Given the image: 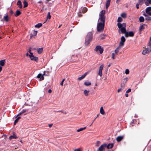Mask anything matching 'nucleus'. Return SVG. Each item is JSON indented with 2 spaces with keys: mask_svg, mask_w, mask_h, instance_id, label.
Returning a JSON list of instances; mask_svg holds the SVG:
<instances>
[{
  "mask_svg": "<svg viewBox=\"0 0 151 151\" xmlns=\"http://www.w3.org/2000/svg\"><path fill=\"white\" fill-rule=\"evenodd\" d=\"M119 47H118L115 50V52L116 55H117L118 52H119Z\"/></svg>",
  "mask_w": 151,
  "mask_h": 151,
  "instance_id": "36",
  "label": "nucleus"
},
{
  "mask_svg": "<svg viewBox=\"0 0 151 151\" xmlns=\"http://www.w3.org/2000/svg\"><path fill=\"white\" fill-rule=\"evenodd\" d=\"M29 55L28 54V52H27L26 54V55L27 56H29Z\"/></svg>",
  "mask_w": 151,
  "mask_h": 151,
  "instance_id": "64",
  "label": "nucleus"
},
{
  "mask_svg": "<svg viewBox=\"0 0 151 151\" xmlns=\"http://www.w3.org/2000/svg\"><path fill=\"white\" fill-rule=\"evenodd\" d=\"M93 38V33L91 32H88L85 38V44L86 46L88 45L91 41Z\"/></svg>",
  "mask_w": 151,
  "mask_h": 151,
  "instance_id": "3",
  "label": "nucleus"
},
{
  "mask_svg": "<svg viewBox=\"0 0 151 151\" xmlns=\"http://www.w3.org/2000/svg\"><path fill=\"white\" fill-rule=\"evenodd\" d=\"M17 4L19 6V7L20 8H22V5L21 1L19 0L17 2Z\"/></svg>",
  "mask_w": 151,
  "mask_h": 151,
  "instance_id": "15",
  "label": "nucleus"
},
{
  "mask_svg": "<svg viewBox=\"0 0 151 151\" xmlns=\"http://www.w3.org/2000/svg\"><path fill=\"white\" fill-rule=\"evenodd\" d=\"M100 113L103 115H104L105 114L104 111L103 109V107L102 106L100 108Z\"/></svg>",
  "mask_w": 151,
  "mask_h": 151,
  "instance_id": "24",
  "label": "nucleus"
},
{
  "mask_svg": "<svg viewBox=\"0 0 151 151\" xmlns=\"http://www.w3.org/2000/svg\"><path fill=\"white\" fill-rule=\"evenodd\" d=\"M5 60H0V65L1 66H4L5 65Z\"/></svg>",
  "mask_w": 151,
  "mask_h": 151,
  "instance_id": "27",
  "label": "nucleus"
},
{
  "mask_svg": "<svg viewBox=\"0 0 151 151\" xmlns=\"http://www.w3.org/2000/svg\"><path fill=\"white\" fill-rule=\"evenodd\" d=\"M51 17V16L50 15V12H48L47 13V19H50Z\"/></svg>",
  "mask_w": 151,
  "mask_h": 151,
  "instance_id": "41",
  "label": "nucleus"
},
{
  "mask_svg": "<svg viewBox=\"0 0 151 151\" xmlns=\"http://www.w3.org/2000/svg\"><path fill=\"white\" fill-rule=\"evenodd\" d=\"M117 25L119 28L118 31L119 34H120V32L122 34H125L126 37H133L134 35V33L133 31H130L129 32H127L126 29V23H123L122 24L117 23Z\"/></svg>",
  "mask_w": 151,
  "mask_h": 151,
  "instance_id": "2",
  "label": "nucleus"
},
{
  "mask_svg": "<svg viewBox=\"0 0 151 151\" xmlns=\"http://www.w3.org/2000/svg\"><path fill=\"white\" fill-rule=\"evenodd\" d=\"M145 19L147 21L150 20H151V17H150L148 16L147 17H145Z\"/></svg>",
  "mask_w": 151,
  "mask_h": 151,
  "instance_id": "42",
  "label": "nucleus"
},
{
  "mask_svg": "<svg viewBox=\"0 0 151 151\" xmlns=\"http://www.w3.org/2000/svg\"><path fill=\"white\" fill-rule=\"evenodd\" d=\"M139 4H137L136 5V8L137 9H138L139 8Z\"/></svg>",
  "mask_w": 151,
  "mask_h": 151,
  "instance_id": "54",
  "label": "nucleus"
},
{
  "mask_svg": "<svg viewBox=\"0 0 151 151\" xmlns=\"http://www.w3.org/2000/svg\"><path fill=\"white\" fill-rule=\"evenodd\" d=\"M122 19L121 17H118L117 20L118 23H120V22H122Z\"/></svg>",
  "mask_w": 151,
  "mask_h": 151,
  "instance_id": "34",
  "label": "nucleus"
},
{
  "mask_svg": "<svg viewBox=\"0 0 151 151\" xmlns=\"http://www.w3.org/2000/svg\"><path fill=\"white\" fill-rule=\"evenodd\" d=\"M148 46H149L150 48H151V37H150V41L148 44Z\"/></svg>",
  "mask_w": 151,
  "mask_h": 151,
  "instance_id": "43",
  "label": "nucleus"
},
{
  "mask_svg": "<svg viewBox=\"0 0 151 151\" xmlns=\"http://www.w3.org/2000/svg\"><path fill=\"white\" fill-rule=\"evenodd\" d=\"M121 16L123 18H125L126 17V14L125 13H122L121 14Z\"/></svg>",
  "mask_w": 151,
  "mask_h": 151,
  "instance_id": "38",
  "label": "nucleus"
},
{
  "mask_svg": "<svg viewBox=\"0 0 151 151\" xmlns=\"http://www.w3.org/2000/svg\"><path fill=\"white\" fill-rule=\"evenodd\" d=\"M111 0H107L106 3V8L108 9L110 5Z\"/></svg>",
  "mask_w": 151,
  "mask_h": 151,
  "instance_id": "20",
  "label": "nucleus"
},
{
  "mask_svg": "<svg viewBox=\"0 0 151 151\" xmlns=\"http://www.w3.org/2000/svg\"><path fill=\"white\" fill-rule=\"evenodd\" d=\"M124 88V85H122L121 86V88H120L118 89L117 90V92L119 93L120 91H121Z\"/></svg>",
  "mask_w": 151,
  "mask_h": 151,
  "instance_id": "30",
  "label": "nucleus"
},
{
  "mask_svg": "<svg viewBox=\"0 0 151 151\" xmlns=\"http://www.w3.org/2000/svg\"><path fill=\"white\" fill-rule=\"evenodd\" d=\"M52 92V90L51 89H49L48 91V93H51Z\"/></svg>",
  "mask_w": 151,
  "mask_h": 151,
  "instance_id": "58",
  "label": "nucleus"
},
{
  "mask_svg": "<svg viewBox=\"0 0 151 151\" xmlns=\"http://www.w3.org/2000/svg\"><path fill=\"white\" fill-rule=\"evenodd\" d=\"M100 115V114H98L97 115V116L96 117H95V118L93 120V121L92 122V123H93L94 121H95V119H96V118L98 117Z\"/></svg>",
  "mask_w": 151,
  "mask_h": 151,
  "instance_id": "52",
  "label": "nucleus"
},
{
  "mask_svg": "<svg viewBox=\"0 0 151 151\" xmlns=\"http://www.w3.org/2000/svg\"><path fill=\"white\" fill-rule=\"evenodd\" d=\"M128 80V78L126 77L124 78L121 81V86L122 85H124V87H125V86L126 83L127 82Z\"/></svg>",
  "mask_w": 151,
  "mask_h": 151,
  "instance_id": "11",
  "label": "nucleus"
},
{
  "mask_svg": "<svg viewBox=\"0 0 151 151\" xmlns=\"http://www.w3.org/2000/svg\"><path fill=\"white\" fill-rule=\"evenodd\" d=\"M114 146V144L113 143H109L108 144V145H107V146L106 147H107V148L108 149H109V148H112Z\"/></svg>",
  "mask_w": 151,
  "mask_h": 151,
  "instance_id": "18",
  "label": "nucleus"
},
{
  "mask_svg": "<svg viewBox=\"0 0 151 151\" xmlns=\"http://www.w3.org/2000/svg\"><path fill=\"white\" fill-rule=\"evenodd\" d=\"M146 12L147 14L151 16V7H147L146 9Z\"/></svg>",
  "mask_w": 151,
  "mask_h": 151,
  "instance_id": "9",
  "label": "nucleus"
},
{
  "mask_svg": "<svg viewBox=\"0 0 151 151\" xmlns=\"http://www.w3.org/2000/svg\"><path fill=\"white\" fill-rule=\"evenodd\" d=\"M81 10H80L78 12V15L79 17H81L82 16V15L81 14Z\"/></svg>",
  "mask_w": 151,
  "mask_h": 151,
  "instance_id": "40",
  "label": "nucleus"
},
{
  "mask_svg": "<svg viewBox=\"0 0 151 151\" xmlns=\"http://www.w3.org/2000/svg\"><path fill=\"white\" fill-rule=\"evenodd\" d=\"M29 57L31 60H34L37 62L38 59V58L36 57H35L33 55V53H32V55H29Z\"/></svg>",
  "mask_w": 151,
  "mask_h": 151,
  "instance_id": "8",
  "label": "nucleus"
},
{
  "mask_svg": "<svg viewBox=\"0 0 151 151\" xmlns=\"http://www.w3.org/2000/svg\"><path fill=\"white\" fill-rule=\"evenodd\" d=\"M53 125V124H49L48 125V126L49 127H50V128H51L52 126Z\"/></svg>",
  "mask_w": 151,
  "mask_h": 151,
  "instance_id": "57",
  "label": "nucleus"
},
{
  "mask_svg": "<svg viewBox=\"0 0 151 151\" xmlns=\"http://www.w3.org/2000/svg\"><path fill=\"white\" fill-rule=\"evenodd\" d=\"M107 146V144L106 143H104L101 145L99 147L97 151H104V149Z\"/></svg>",
  "mask_w": 151,
  "mask_h": 151,
  "instance_id": "5",
  "label": "nucleus"
},
{
  "mask_svg": "<svg viewBox=\"0 0 151 151\" xmlns=\"http://www.w3.org/2000/svg\"><path fill=\"white\" fill-rule=\"evenodd\" d=\"M2 70V67L1 66H0V72H1V71Z\"/></svg>",
  "mask_w": 151,
  "mask_h": 151,
  "instance_id": "62",
  "label": "nucleus"
},
{
  "mask_svg": "<svg viewBox=\"0 0 151 151\" xmlns=\"http://www.w3.org/2000/svg\"><path fill=\"white\" fill-rule=\"evenodd\" d=\"M57 112H61L62 113H64V112L63 111H62V110H61V111H57Z\"/></svg>",
  "mask_w": 151,
  "mask_h": 151,
  "instance_id": "61",
  "label": "nucleus"
},
{
  "mask_svg": "<svg viewBox=\"0 0 151 151\" xmlns=\"http://www.w3.org/2000/svg\"><path fill=\"white\" fill-rule=\"evenodd\" d=\"M17 136L14 134L13 135H11L9 137V139L10 140H11L12 139H16L17 138Z\"/></svg>",
  "mask_w": 151,
  "mask_h": 151,
  "instance_id": "17",
  "label": "nucleus"
},
{
  "mask_svg": "<svg viewBox=\"0 0 151 151\" xmlns=\"http://www.w3.org/2000/svg\"><path fill=\"white\" fill-rule=\"evenodd\" d=\"M74 151H81L79 149H76L74 150Z\"/></svg>",
  "mask_w": 151,
  "mask_h": 151,
  "instance_id": "56",
  "label": "nucleus"
},
{
  "mask_svg": "<svg viewBox=\"0 0 151 151\" xmlns=\"http://www.w3.org/2000/svg\"><path fill=\"white\" fill-rule=\"evenodd\" d=\"M28 111V110H26V109H23L22 111H21V112H22V114H24V113L25 112H26V111Z\"/></svg>",
  "mask_w": 151,
  "mask_h": 151,
  "instance_id": "45",
  "label": "nucleus"
},
{
  "mask_svg": "<svg viewBox=\"0 0 151 151\" xmlns=\"http://www.w3.org/2000/svg\"><path fill=\"white\" fill-rule=\"evenodd\" d=\"M98 75L101 77L102 76V71H99L98 73Z\"/></svg>",
  "mask_w": 151,
  "mask_h": 151,
  "instance_id": "49",
  "label": "nucleus"
},
{
  "mask_svg": "<svg viewBox=\"0 0 151 151\" xmlns=\"http://www.w3.org/2000/svg\"><path fill=\"white\" fill-rule=\"evenodd\" d=\"M22 112L21 111L19 113V114L17 115V116L20 115H22Z\"/></svg>",
  "mask_w": 151,
  "mask_h": 151,
  "instance_id": "60",
  "label": "nucleus"
},
{
  "mask_svg": "<svg viewBox=\"0 0 151 151\" xmlns=\"http://www.w3.org/2000/svg\"><path fill=\"white\" fill-rule=\"evenodd\" d=\"M124 137V136H118L116 138V140L118 142H120L123 139Z\"/></svg>",
  "mask_w": 151,
  "mask_h": 151,
  "instance_id": "12",
  "label": "nucleus"
},
{
  "mask_svg": "<svg viewBox=\"0 0 151 151\" xmlns=\"http://www.w3.org/2000/svg\"><path fill=\"white\" fill-rule=\"evenodd\" d=\"M3 19L6 22H8L9 21V18L8 16L7 15H6L4 17Z\"/></svg>",
  "mask_w": 151,
  "mask_h": 151,
  "instance_id": "19",
  "label": "nucleus"
},
{
  "mask_svg": "<svg viewBox=\"0 0 151 151\" xmlns=\"http://www.w3.org/2000/svg\"><path fill=\"white\" fill-rule=\"evenodd\" d=\"M24 8L27 7L28 6V4L26 0H24L23 1Z\"/></svg>",
  "mask_w": 151,
  "mask_h": 151,
  "instance_id": "26",
  "label": "nucleus"
},
{
  "mask_svg": "<svg viewBox=\"0 0 151 151\" xmlns=\"http://www.w3.org/2000/svg\"><path fill=\"white\" fill-rule=\"evenodd\" d=\"M10 14L11 15L12 14L14 13L13 12L12 10H10Z\"/></svg>",
  "mask_w": 151,
  "mask_h": 151,
  "instance_id": "55",
  "label": "nucleus"
},
{
  "mask_svg": "<svg viewBox=\"0 0 151 151\" xmlns=\"http://www.w3.org/2000/svg\"><path fill=\"white\" fill-rule=\"evenodd\" d=\"M81 12L83 13H85L87 11V9L86 7L83 8L82 9H81Z\"/></svg>",
  "mask_w": 151,
  "mask_h": 151,
  "instance_id": "25",
  "label": "nucleus"
},
{
  "mask_svg": "<svg viewBox=\"0 0 151 151\" xmlns=\"http://www.w3.org/2000/svg\"><path fill=\"white\" fill-rule=\"evenodd\" d=\"M87 74V73H86L83 75H82L81 77H79L78 78V80L80 81L83 79L86 76Z\"/></svg>",
  "mask_w": 151,
  "mask_h": 151,
  "instance_id": "16",
  "label": "nucleus"
},
{
  "mask_svg": "<svg viewBox=\"0 0 151 151\" xmlns=\"http://www.w3.org/2000/svg\"><path fill=\"white\" fill-rule=\"evenodd\" d=\"M125 96L126 97H128V95L127 93L125 94Z\"/></svg>",
  "mask_w": 151,
  "mask_h": 151,
  "instance_id": "63",
  "label": "nucleus"
},
{
  "mask_svg": "<svg viewBox=\"0 0 151 151\" xmlns=\"http://www.w3.org/2000/svg\"><path fill=\"white\" fill-rule=\"evenodd\" d=\"M115 53H112V57H111V58L113 59H115Z\"/></svg>",
  "mask_w": 151,
  "mask_h": 151,
  "instance_id": "46",
  "label": "nucleus"
},
{
  "mask_svg": "<svg viewBox=\"0 0 151 151\" xmlns=\"http://www.w3.org/2000/svg\"><path fill=\"white\" fill-rule=\"evenodd\" d=\"M101 143L100 141H97L96 143V147H98L99 146Z\"/></svg>",
  "mask_w": 151,
  "mask_h": 151,
  "instance_id": "37",
  "label": "nucleus"
},
{
  "mask_svg": "<svg viewBox=\"0 0 151 151\" xmlns=\"http://www.w3.org/2000/svg\"><path fill=\"white\" fill-rule=\"evenodd\" d=\"M103 67H104L103 65H101L99 67V70L101 71H102V70L103 69Z\"/></svg>",
  "mask_w": 151,
  "mask_h": 151,
  "instance_id": "44",
  "label": "nucleus"
},
{
  "mask_svg": "<svg viewBox=\"0 0 151 151\" xmlns=\"http://www.w3.org/2000/svg\"><path fill=\"white\" fill-rule=\"evenodd\" d=\"M42 24L41 23H39L35 25V27L36 28H39L41 27Z\"/></svg>",
  "mask_w": 151,
  "mask_h": 151,
  "instance_id": "28",
  "label": "nucleus"
},
{
  "mask_svg": "<svg viewBox=\"0 0 151 151\" xmlns=\"http://www.w3.org/2000/svg\"><path fill=\"white\" fill-rule=\"evenodd\" d=\"M45 75V73H44L43 75H42V74L41 73H39L38 74V75L37 76V77L38 78H40V81H42L44 79V77L43 76V75Z\"/></svg>",
  "mask_w": 151,
  "mask_h": 151,
  "instance_id": "10",
  "label": "nucleus"
},
{
  "mask_svg": "<svg viewBox=\"0 0 151 151\" xmlns=\"http://www.w3.org/2000/svg\"><path fill=\"white\" fill-rule=\"evenodd\" d=\"M151 51V48L147 47L146 49L143 50L142 52V54L144 55H145L146 54L149 53Z\"/></svg>",
  "mask_w": 151,
  "mask_h": 151,
  "instance_id": "7",
  "label": "nucleus"
},
{
  "mask_svg": "<svg viewBox=\"0 0 151 151\" xmlns=\"http://www.w3.org/2000/svg\"><path fill=\"white\" fill-rule=\"evenodd\" d=\"M43 51V48H39L37 50V52L39 54H41Z\"/></svg>",
  "mask_w": 151,
  "mask_h": 151,
  "instance_id": "22",
  "label": "nucleus"
},
{
  "mask_svg": "<svg viewBox=\"0 0 151 151\" xmlns=\"http://www.w3.org/2000/svg\"><path fill=\"white\" fill-rule=\"evenodd\" d=\"M145 0H139L138 3L139 4L142 5Z\"/></svg>",
  "mask_w": 151,
  "mask_h": 151,
  "instance_id": "35",
  "label": "nucleus"
},
{
  "mask_svg": "<svg viewBox=\"0 0 151 151\" xmlns=\"http://www.w3.org/2000/svg\"><path fill=\"white\" fill-rule=\"evenodd\" d=\"M86 127H85L83 128H80L79 129H77V132H80L81 131H82L83 130H84L85 129H86Z\"/></svg>",
  "mask_w": 151,
  "mask_h": 151,
  "instance_id": "33",
  "label": "nucleus"
},
{
  "mask_svg": "<svg viewBox=\"0 0 151 151\" xmlns=\"http://www.w3.org/2000/svg\"><path fill=\"white\" fill-rule=\"evenodd\" d=\"M143 15L144 16L146 17L148 16V15L147 14H145V13H143Z\"/></svg>",
  "mask_w": 151,
  "mask_h": 151,
  "instance_id": "59",
  "label": "nucleus"
},
{
  "mask_svg": "<svg viewBox=\"0 0 151 151\" xmlns=\"http://www.w3.org/2000/svg\"><path fill=\"white\" fill-rule=\"evenodd\" d=\"M144 18L142 16H141L139 18V21L140 22H143L144 21Z\"/></svg>",
  "mask_w": 151,
  "mask_h": 151,
  "instance_id": "31",
  "label": "nucleus"
},
{
  "mask_svg": "<svg viewBox=\"0 0 151 151\" xmlns=\"http://www.w3.org/2000/svg\"><path fill=\"white\" fill-rule=\"evenodd\" d=\"M21 118L20 116H19L15 120L14 123V125H15L17 123L19 119Z\"/></svg>",
  "mask_w": 151,
  "mask_h": 151,
  "instance_id": "29",
  "label": "nucleus"
},
{
  "mask_svg": "<svg viewBox=\"0 0 151 151\" xmlns=\"http://www.w3.org/2000/svg\"><path fill=\"white\" fill-rule=\"evenodd\" d=\"M129 70L128 69H127L125 70V73L126 74H128L129 73Z\"/></svg>",
  "mask_w": 151,
  "mask_h": 151,
  "instance_id": "48",
  "label": "nucleus"
},
{
  "mask_svg": "<svg viewBox=\"0 0 151 151\" xmlns=\"http://www.w3.org/2000/svg\"><path fill=\"white\" fill-rule=\"evenodd\" d=\"M145 4L146 6H149L151 4V0H147L145 2Z\"/></svg>",
  "mask_w": 151,
  "mask_h": 151,
  "instance_id": "23",
  "label": "nucleus"
},
{
  "mask_svg": "<svg viewBox=\"0 0 151 151\" xmlns=\"http://www.w3.org/2000/svg\"><path fill=\"white\" fill-rule=\"evenodd\" d=\"M65 80V79H63L62 81L60 83V85H61L62 86H63V82Z\"/></svg>",
  "mask_w": 151,
  "mask_h": 151,
  "instance_id": "50",
  "label": "nucleus"
},
{
  "mask_svg": "<svg viewBox=\"0 0 151 151\" xmlns=\"http://www.w3.org/2000/svg\"><path fill=\"white\" fill-rule=\"evenodd\" d=\"M126 39L124 37L122 36L121 38V41L119 44V47H122L124 45V43L125 42Z\"/></svg>",
  "mask_w": 151,
  "mask_h": 151,
  "instance_id": "6",
  "label": "nucleus"
},
{
  "mask_svg": "<svg viewBox=\"0 0 151 151\" xmlns=\"http://www.w3.org/2000/svg\"><path fill=\"white\" fill-rule=\"evenodd\" d=\"M131 90L130 88H129L127 91L126 93H129L131 91Z\"/></svg>",
  "mask_w": 151,
  "mask_h": 151,
  "instance_id": "51",
  "label": "nucleus"
},
{
  "mask_svg": "<svg viewBox=\"0 0 151 151\" xmlns=\"http://www.w3.org/2000/svg\"><path fill=\"white\" fill-rule=\"evenodd\" d=\"M21 14V12L20 11L18 10H17L16 11L15 16L16 17H17L19 15Z\"/></svg>",
  "mask_w": 151,
  "mask_h": 151,
  "instance_id": "21",
  "label": "nucleus"
},
{
  "mask_svg": "<svg viewBox=\"0 0 151 151\" xmlns=\"http://www.w3.org/2000/svg\"><path fill=\"white\" fill-rule=\"evenodd\" d=\"M31 48H30V49H29V50L28 52H29L30 53V55H32V53H32V52H31Z\"/></svg>",
  "mask_w": 151,
  "mask_h": 151,
  "instance_id": "53",
  "label": "nucleus"
},
{
  "mask_svg": "<svg viewBox=\"0 0 151 151\" xmlns=\"http://www.w3.org/2000/svg\"><path fill=\"white\" fill-rule=\"evenodd\" d=\"M145 25V24H144L142 25H141L140 26L139 29V32L140 34L141 33V32L144 29H145V27L144 26Z\"/></svg>",
  "mask_w": 151,
  "mask_h": 151,
  "instance_id": "13",
  "label": "nucleus"
},
{
  "mask_svg": "<svg viewBox=\"0 0 151 151\" xmlns=\"http://www.w3.org/2000/svg\"><path fill=\"white\" fill-rule=\"evenodd\" d=\"M95 51L96 52L99 51L100 54H102L104 51V49L100 45L97 46L95 49Z\"/></svg>",
  "mask_w": 151,
  "mask_h": 151,
  "instance_id": "4",
  "label": "nucleus"
},
{
  "mask_svg": "<svg viewBox=\"0 0 151 151\" xmlns=\"http://www.w3.org/2000/svg\"><path fill=\"white\" fill-rule=\"evenodd\" d=\"M89 91H87V90H84V93L86 96H87L88 95V93H89Z\"/></svg>",
  "mask_w": 151,
  "mask_h": 151,
  "instance_id": "32",
  "label": "nucleus"
},
{
  "mask_svg": "<svg viewBox=\"0 0 151 151\" xmlns=\"http://www.w3.org/2000/svg\"><path fill=\"white\" fill-rule=\"evenodd\" d=\"M105 12L104 10H102L99 14V18L97 27L98 32H102L104 29L106 18L105 16Z\"/></svg>",
  "mask_w": 151,
  "mask_h": 151,
  "instance_id": "1",
  "label": "nucleus"
},
{
  "mask_svg": "<svg viewBox=\"0 0 151 151\" xmlns=\"http://www.w3.org/2000/svg\"><path fill=\"white\" fill-rule=\"evenodd\" d=\"M84 84L86 86H89L91 85V83L90 82H85L84 83Z\"/></svg>",
  "mask_w": 151,
  "mask_h": 151,
  "instance_id": "39",
  "label": "nucleus"
},
{
  "mask_svg": "<svg viewBox=\"0 0 151 151\" xmlns=\"http://www.w3.org/2000/svg\"><path fill=\"white\" fill-rule=\"evenodd\" d=\"M37 31L35 30L33 31V33H31L30 34V38H32V37H34L37 35Z\"/></svg>",
  "mask_w": 151,
  "mask_h": 151,
  "instance_id": "14",
  "label": "nucleus"
},
{
  "mask_svg": "<svg viewBox=\"0 0 151 151\" xmlns=\"http://www.w3.org/2000/svg\"><path fill=\"white\" fill-rule=\"evenodd\" d=\"M100 38L101 40H103L105 39V37L104 35H101L100 36Z\"/></svg>",
  "mask_w": 151,
  "mask_h": 151,
  "instance_id": "47",
  "label": "nucleus"
}]
</instances>
